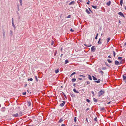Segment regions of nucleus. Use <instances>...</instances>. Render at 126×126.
<instances>
[{
    "mask_svg": "<svg viewBox=\"0 0 126 126\" xmlns=\"http://www.w3.org/2000/svg\"><path fill=\"white\" fill-rule=\"evenodd\" d=\"M105 93V91H103L102 90H101L98 92V96L99 97H100V96L103 94Z\"/></svg>",
    "mask_w": 126,
    "mask_h": 126,
    "instance_id": "1",
    "label": "nucleus"
},
{
    "mask_svg": "<svg viewBox=\"0 0 126 126\" xmlns=\"http://www.w3.org/2000/svg\"><path fill=\"white\" fill-rule=\"evenodd\" d=\"M96 49L95 48L94 46H93L91 48V51L94 52Z\"/></svg>",
    "mask_w": 126,
    "mask_h": 126,
    "instance_id": "2",
    "label": "nucleus"
},
{
    "mask_svg": "<svg viewBox=\"0 0 126 126\" xmlns=\"http://www.w3.org/2000/svg\"><path fill=\"white\" fill-rule=\"evenodd\" d=\"M118 14L120 16H121L123 17H125V16L123 15V13L121 12H119L118 13Z\"/></svg>",
    "mask_w": 126,
    "mask_h": 126,
    "instance_id": "3",
    "label": "nucleus"
},
{
    "mask_svg": "<svg viewBox=\"0 0 126 126\" xmlns=\"http://www.w3.org/2000/svg\"><path fill=\"white\" fill-rule=\"evenodd\" d=\"M115 65H117L119 64L120 63L118 61L116 60L115 61Z\"/></svg>",
    "mask_w": 126,
    "mask_h": 126,
    "instance_id": "4",
    "label": "nucleus"
},
{
    "mask_svg": "<svg viewBox=\"0 0 126 126\" xmlns=\"http://www.w3.org/2000/svg\"><path fill=\"white\" fill-rule=\"evenodd\" d=\"M12 116L13 117H17L19 116L18 113H16L15 114H14L12 115Z\"/></svg>",
    "mask_w": 126,
    "mask_h": 126,
    "instance_id": "5",
    "label": "nucleus"
},
{
    "mask_svg": "<svg viewBox=\"0 0 126 126\" xmlns=\"http://www.w3.org/2000/svg\"><path fill=\"white\" fill-rule=\"evenodd\" d=\"M62 102L63 103L60 104V106L62 107H63L64 106L65 103V102L64 101H63Z\"/></svg>",
    "mask_w": 126,
    "mask_h": 126,
    "instance_id": "6",
    "label": "nucleus"
},
{
    "mask_svg": "<svg viewBox=\"0 0 126 126\" xmlns=\"http://www.w3.org/2000/svg\"><path fill=\"white\" fill-rule=\"evenodd\" d=\"M19 117L20 116L22 115V112L21 111H20L18 113Z\"/></svg>",
    "mask_w": 126,
    "mask_h": 126,
    "instance_id": "7",
    "label": "nucleus"
},
{
    "mask_svg": "<svg viewBox=\"0 0 126 126\" xmlns=\"http://www.w3.org/2000/svg\"><path fill=\"white\" fill-rule=\"evenodd\" d=\"M105 110V109L104 108V107H103L102 108H100V111H103V112H104Z\"/></svg>",
    "mask_w": 126,
    "mask_h": 126,
    "instance_id": "8",
    "label": "nucleus"
},
{
    "mask_svg": "<svg viewBox=\"0 0 126 126\" xmlns=\"http://www.w3.org/2000/svg\"><path fill=\"white\" fill-rule=\"evenodd\" d=\"M111 3V1H110L108 2H107V5L108 6H109L110 5Z\"/></svg>",
    "mask_w": 126,
    "mask_h": 126,
    "instance_id": "9",
    "label": "nucleus"
},
{
    "mask_svg": "<svg viewBox=\"0 0 126 126\" xmlns=\"http://www.w3.org/2000/svg\"><path fill=\"white\" fill-rule=\"evenodd\" d=\"M75 3V2L74 1H72L69 3V5H71L72 4H74Z\"/></svg>",
    "mask_w": 126,
    "mask_h": 126,
    "instance_id": "10",
    "label": "nucleus"
},
{
    "mask_svg": "<svg viewBox=\"0 0 126 126\" xmlns=\"http://www.w3.org/2000/svg\"><path fill=\"white\" fill-rule=\"evenodd\" d=\"M3 37H3L4 38H5V32L4 31H3Z\"/></svg>",
    "mask_w": 126,
    "mask_h": 126,
    "instance_id": "11",
    "label": "nucleus"
},
{
    "mask_svg": "<svg viewBox=\"0 0 126 126\" xmlns=\"http://www.w3.org/2000/svg\"><path fill=\"white\" fill-rule=\"evenodd\" d=\"M31 103L29 101V102H28V103L27 104V105L29 107L31 106Z\"/></svg>",
    "mask_w": 126,
    "mask_h": 126,
    "instance_id": "12",
    "label": "nucleus"
},
{
    "mask_svg": "<svg viewBox=\"0 0 126 126\" xmlns=\"http://www.w3.org/2000/svg\"><path fill=\"white\" fill-rule=\"evenodd\" d=\"M88 78L90 80H92V79L91 76L89 75H88Z\"/></svg>",
    "mask_w": 126,
    "mask_h": 126,
    "instance_id": "13",
    "label": "nucleus"
},
{
    "mask_svg": "<svg viewBox=\"0 0 126 126\" xmlns=\"http://www.w3.org/2000/svg\"><path fill=\"white\" fill-rule=\"evenodd\" d=\"M84 45L85 46H86V47H91L92 46V45H91V44H90V45H87L86 44H85Z\"/></svg>",
    "mask_w": 126,
    "mask_h": 126,
    "instance_id": "14",
    "label": "nucleus"
},
{
    "mask_svg": "<svg viewBox=\"0 0 126 126\" xmlns=\"http://www.w3.org/2000/svg\"><path fill=\"white\" fill-rule=\"evenodd\" d=\"M73 90L74 91V92H75V93H79V92L78 91H76V89H74Z\"/></svg>",
    "mask_w": 126,
    "mask_h": 126,
    "instance_id": "15",
    "label": "nucleus"
},
{
    "mask_svg": "<svg viewBox=\"0 0 126 126\" xmlns=\"http://www.w3.org/2000/svg\"><path fill=\"white\" fill-rule=\"evenodd\" d=\"M99 73H100L102 75H103V74H104V72H103L102 71H99Z\"/></svg>",
    "mask_w": 126,
    "mask_h": 126,
    "instance_id": "16",
    "label": "nucleus"
},
{
    "mask_svg": "<svg viewBox=\"0 0 126 126\" xmlns=\"http://www.w3.org/2000/svg\"><path fill=\"white\" fill-rule=\"evenodd\" d=\"M70 95L72 97H75V95L71 93L70 94Z\"/></svg>",
    "mask_w": 126,
    "mask_h": 126,
    "instance_id": "17",
    "label": "nucleus"
},
{
    "mask_svg": "<svg viewBox=\"0 0 126 126\" xmlns=\"http://www.w3.org/2000/svg\"><path fill=\"white\" fill-rule=\"evenodd\" d=\"M86 12L88 14H90V12H89L87 9H86Z\"/></svg>",
    "mask_w": 126,
    "mask_h": 126,
    "instance_id": "18",
    "label": "nucleus"
},
{
    "mask_svg": "<svg viewBox=\"0 0 126 126\" xmlns=\"http://www.w3.org/2000/svg\"><path fill=\"white\" fill-rule=\"evenodd\" d=\"M92 77L93 78V79L94 80H96L97 79L94 76H93Z\"/></svg>",
    "mask_w": 126,
    "mask_h": 126,
    "instance_id": "19",
    "label": "nucleus"
},
{
    "mask_svg": "<svg viewBox=\"0 0 126 126\" xmlns=\"http://www.w3.org/2000/svg\"><path fill=\"white\" fill-rule=\"evenodd\" d=\"M121 61L120 62V63H122L124 62L125 61L124 59L122 60H121Z\"/></svg>",
    "mask_w": 126,
    "mask_h": 126,
    "instance_id": "20",
    "label": "nucleus"
},
{
    "mask_svg": "<svg viewBox=\"0 0 126 126\" xmlns=\"http://www.w3.org/2000/svg\"><path fill=\"white\" fill-rule=\"evenodd\" d=\"M123 80H125L126 79V76L123 75Z\"/></svg>",
    "mask_w": 126,
    "mask_h": 126,
    "instance_id": "21",
    "label": "nucleus"
},
{
    "mask_svg": "<svg viewBox=\"0 0 126 126\" xmlns=\"http://www.w3.org/2000/svg\"><path fill=\"white\" fill-rule=\"evenodd\" d=\"M123 2V0H120V4L121 6H122V5Z\"/></svg>",
    "mask_w": 126,
    "mask_h": 126,
    "instance_id": "22",
    "label": "nucleus"
},
{
    "mask_svg": "<svg viewBox=\"0 0 126 126\" xmlns=\"http://www.w3.org/2000/svg\"><path fill=\"white\" fill-rule=\"evenodd\" d=\"M94 101V102H97V100L94 98L93 99Z\"/></svg>",
    "mask_w": 126,
    "mask_h": 126,
    "instance_id": "23",
    "label": "nucleus"
},
{
    "mask_svg": "<svg viewBox=\"0 0 126 126\" xmlns=\"http://www.w3.org/2000/svg\"><path fill=\"white\" fill-rule=\"evenodd\" d=\"M100 40H101V38H100L99 39V41L98 42V44H101V43H102L100 41Z\"/></svg>",
    "mask_w": 126,
    "mask_h": 126,
    "instance_id": "24",
    "label": "nucleus"
},
{
    "mask_svg": "<svg viewBox=\"0 0 126 126\" xmlns=\"http://www.w3.org/2000/svg\"><path fill=\"white\" fill-rule=\"evenodd\" d=\"M92 6L93 7V8L94 9H95L97 8V6H94L93 5H92Z\"/></svg>",
    "mask_w": 126,
    "mask_h": 126,
    "instance_id": "25",
    "label": "nucleus"
},
{
    "mask_svg": "<svg viewBox=\"0 0 126 126\" xmlns=\"http://www.w3.org/2000/svg\"><path fill=\"white\" fill-rule=\"evenodd\" d=\"M100 79H98V80L95 81V82H96L97 83H98L100 82Z\"/></svg>",
    "mask_w": 126,
    "mask_h": 126,
    "instance_id": "26",
    "label": "nucleus"
},
{
    "mask_svg": "<svg viewBox=\"0 0 126 126\" xmlns=\"http://www.w3.org/2000/svg\"><path fill=\"white\" fill-rule=\"evenodd\" d=\"M12 24L14 28V29H15L16 28L14 24V22H12Z\"/></svg>",
    "mask_w": 126,
    "mask_h": 126,
    "instance_id": "27",
    "label": "nucleus"
},
{
    "mask_svg": "<svg viewBox=\"0 0 126 126\" xmlns=\"http://www.w3.org/2000/svg\"><path fill=\"white\" fill-rule=\"evenodd\" d=\"M1 110L2 111H5V108L4 107L2 108L1 109Z\"/></svg>",
    "mask_w": 126,
    "mask_h": 126,
    "instance_id": "28",
    "label": "nucleus"
},
{
    "mask_svg": "<svg viewBox=\"0 0 126 126\" xmlns=\"http://www.w3.org/2000/svg\"><path fill=\"white\" fill-rule=\"evenodd\" d=\"M59 72V70L58 69L56 70H55V72L56 73H58Z\"/></svg>",
    "mask_w": 126,
    "mask_h": 126,
    "instance_id": "29",
    "label": "nucleus"
},
{
    "mask_svg": "<svg viewBox=\"0 0 126 126\" xmlns=\"http://www.w3.org/2000/svg\"><path fill=\"white\" fill-rule=\"evenodd\" d=\"M107 61L109 63H111L112 62L109 59H108L107 60Z\"/></svg>",
    "mask_w": 126,
    "mask_h": 126,
    "instance_id": "30",
    "label": "nucleus"
},
{
    "mask_svg": "<svg viewBox=\"0 0 126 126\" xmlns=\"http://www.w3.org/2000/svg\"><path fill=\"white\" fill-rule=\"evenodd\" d=\"M63 121V120H62V119H61L59 121V123H61Z\"/></svg>",
    "mask_w": 126,
    "mask_h": 126,
    "instance_id": "31",
    "label": "nucleus"
},
{
    "mask_svg": "<svg viewBox=\"0 0 126 126\" xmlns=\"http://www.w3.org/2000/svg\"><path fill=\"white\" fill-rule=\"evenodd\" d=\"M69 62L67 60H66L65 61V64H66Z\"/></svg>",
    "mask_w": 126,
    "mask_h": 126,
    "instance_id": "32",
    "label": "nucleus"
},
{
    "mask_svg": "<svg viewBox=\"0 0 126 126\" xmlns=\"http://www.w3.org/2000/svg\"><path fill=\"white\" fill-rule=\"evenodd\" d=\"M76 79H72V81L73 82H74L76 80Z\"/></svg>",
    "mask_w": 126,
    "mask_h": 126,
    "instance_id": "33",
    "label": "nucleus"
},
{
    "mask_svg": "<svg viewBox=\"0 0 126 126\" xmlns=\"http://www.w3.org/2000/svg\"><path fill=\"white\" fill-rule=\"evenodd\" d=\"M86 101L87 102L89 103H90V101L88 99H86Z\"/></svg>",
    "mask_w": 126,
    "mask_h": 126,
    "instance_id": "34",
    "label": "nucleus"
},
{
    "mask_svg": "<svg viewBox=\"0 0 126 126\" xmlns=\"http://www.w3.org/2000/svg\"><path fill=\"white\" fill-rule=\"evenodd\" d=\"M28 81H32L33 80V79L32 78H30V79H28Z\"/></svg>",
    "mask_w": 126,
    "mask_h": 126,
    "instance_id": "35",
    "label": "nucleus"
},
{
    "mask_svg": "<svg viewBox=\"0 0 126 126\" xmlns=\"http://www.w3.org/2000/svg\"><path fill=\"white\" fill-rule=\"evenodd\" d=\"M107 43H108L110 40V37H109L107 39Z\"/></svg>",
    "mask_w": 126,
    "mask_h": 126,
    "instance_id": "36",
    "label": "nucleus"
},
{
    "mask_svg": "<svg viewBox=\"0 0 126 126\" xmlns=\"http://www.w3.org/2000/svg\"><path fill=\"white\" fill-rule=\"evenodd\" d=\"M113 56L114 57H115V55H116L115 52L114 51H113Z\"/></svg>",
    "mask_w": 126,
    "mask_h": 126,
    "instance_id": "37",
    "label": "nucleus"
},
{
    "mask_svg": "<svg viewBox=\"0 0 126 126\" xmlns=\"http://www.w3.org/2000/svg\"><path fill=\"white\" fill-rule=\"evenodd\" d=\"M22 0H19L20 4L21 6L22 5Z\"/></svg>",
    "mask_w": 126,
    "mask_h": 126,
    "instance_id": "38",
    "label": "nucleus"
},
{
    "mask_svg": "<svg viewBox=\"0 0 126 126\" xmlns=\"http://www.w3.org/2000/svg\"><path fill=\"white\" fill-rule=\"evenodd\" d=\"M122 57H119L118 58V59L120 60H122Z\"/></svg>",
    "mask_w": 126,
    "mask_h": 126,
    "instance_id": "39",
    "label": "nucleus"
},
{
    "mask_svg": "<svg viewBox=\"0 0 126 126\" xmlns=\"http://www.w3.org/2000/svg\"><path fill=\"white\" fill-rule=\"evenodd\" d=\"M10 34L11 35H12L13 34V32L12 30H11L10 31Z\"/></svg>",
    "mask_w": 126,
    "mask_h": 126,
    "instance_id": "40",
    "label": "nucleus"
},
{
    "mask_svg": "<svg viewBox=\"0 0 126 126\" xmlns=\"http://www.w3.org/2000/svg\"><path fill=\"white\" fill-rule=\"evenodd\" d=\"M77 117H76L74 118V121L75 122H76L77 121Z\"/></svg>",
    "mask_w": 126,
    "mask_h": 126,
    "instance_id": "41",
    "label": "nucleus"
},
{
    "mask_svg": "<svg viewBox=\"0 0 126 126\" xmlns=\"http://www.w3.org/2000/svg\"><path fill=\"white\" fill-rule=\"evenodd\" d=\"M97 119V117H96L94 119V120L95 121H96V122H97V119Z\"/></svg>",
    "mask_w": 126,
    "mask_h": 126,
    "instance_id": "42",
    "label": "nucleus"
},
{
    "mask_svg": "<svg viewBox=\"0 0 126 126\" xmlns=\"http://www.w3.org/2000/svg\"><path fill=\"white\" fill-rule=\"evenodd\" d=\"M63 94L64 95V96L65 97V98H67V97H66V95L63 92Z\"/></svg>",
    "mask_w": 126,
    "mask_h": 126,
    "instance_id": "43",
    "label": "nucleus"
},
{
    "mask_svg": "<svg viewBox=\"0 0 126 126\" xmlns=\"http://www.w3.org/2000/svg\"><path fill=\"white\" fill-rule=\"evenodd\" d=\"M76 74V73L75 72H73L72 74L70 76V77H71V76L73 75L74 74Z\"/></svg>",
    "mask_w": 126,
    "mask_h": 126,
    "instance_id": "44",
    "label": "nucleus"
},
{
    "mask_svg": "<svg viewBox=\"0 0 126 126\" xmlns=\"http://www.w3.org/2000/svg\"><path fill=\"white\" fill-rule=\"evenodd\" d=\"M102 70H105L106 69V67H102Z\"/></svg>",
    "mask_w": 126,
    "mask_h": 126,
    "instance_id": "45",
    "label": "nucleus"
},
{
    "mask_svg": "<svg viewBox=\"0 0 126 126\" xmlns=\"http://www.w3.org/2000/svg\"><path fill=\"white\" fill-rule=\"evenodd\" d=\"M79 76L80 77H85V76H83V75H80Z\"/></svg>",
    "mask_w": 126,
    "mask_h": 126,
    "instance_id": "46",
    "label": "nucleus"
},
{
    "mask_svg": "<svg viewBox=\"0 0 126 126\" xmlns=\"http://www.w3.org/2000/svg\"><path fill=\"white\" fill-rule=\"evenodd\" d=\"M35 77L36 81H38V79L36 76H35Z\"/></svg>",
    "mask_w": 126,
    "mask_h": 126,
    "instance_id": "47",
    "label": "nucleus"
},
{
    "mask_svg": "<svg viewBox=\"0 0 126 126\" xmlns=\"http://www.w3.org/2000/svg\"><path fill=\"white\" fill-rule=\"evenodd\" d=\"M93 94V95L94 96V92L93 91H92L91 92Z\"/></svg>",
    "mask_w": 126,
    "mask_h": 126,
    "instance_id": "48",
    "label": "nucleus"
},
{
    "mask_svg": "<svg viewBox=\"0 0 126 126\" xmlns=\"http://www.w3.org/2000/svg\"><path fill=\"white\" fill-rule=\"evenodd\" d=\"M70 31L72 32H73L74 31V30H73L72 28L71 29Z\"/></svg>",
    "mask_w": 126,
    "mask_h": 126,
    "instance_id": "49",
    "label": "nucleus"
},
{
    "mask_svg": "<svg viewBox=\"0 0 126 126\" xmlns=\"http://www.w3.org/2000/svg\"><path fill=\"white\" fill-rule=\"evenodd\" d=\"M87 84H89L90 83V82L89 81H87L86 82Z\"/></svg>",
    "mask_w": 126,
    "mask_h": 126,
    "instance_id": "50",
    "label": "nucleus"
},
{
    "mask_svg": "<svg viewBox=\"0 0 126 126\" xmlns=\"http://www.w3.org/2000/svg\"><path fill=\"white\" fill-rule=\"evenodd\" d=\"M106 65L108 67H109V64L106 63Z\"/></svg>",
    "mask_w": 126,
    "mask_h": 126,
    "instance_id": "51",
    "label": "nucleus"
},
{
    "mask_svg": "<svg viewBox=\"0 0 126 126\" xmlns=\"http://www.w3.org/2000/svg\"><path fill=\"white\" fill-rule=\"evenodd\" d=\"M90 1L89 0H88V1L86 3L88 4H89Z\"/></svg>",
    "mask_w": 126,
    "mask_h": 126,
    "instance_id": "52",
    "label": "nucleus"
},
{
    "mask_svg": "<svg viewBox=\"0 0 126 126\" xmlns=\"http://www.w3.org/2000/svg\"><path fill=\"white\" fill-rule=\"evenodd\" d=\"M26 94V92H23V93H22V94L23 95H25Z\"/></svg>",
    "mask_w": 126,
    "mask_h": 126,
    "instance_id": "53",
    "label": "nucleus"
},
{
    "mask_svg": "<svg viewBox=\"0 0 126 126\" xmlns=\"http://www.w3.org/2000/svg\"><path fill=\"white\" fill-rule=\"evenodd\" d=\"M88 8V9H89V10L92 13H93V12H92V11L91 10V9H90V8Z\"/></svg>",
    "mask_w": 126,
    "mask_h": 126,
    "instance_id": "54",
    "label": "nucleus"
},
{
    "mask_svg": "<svg viewBox=\"0 0 126 126\" xmlns=\"http://www.w3.org/2000/svg\"><path fill=\"white\" fill-rule=\"evenodd\" d=\"M71 17V15H69L67 17V18H70Z\"/></svg>",
    "mask_w": 126,
    "mask_h": 126,
    "instance_id": "55",
    "label": "nucleus"
},
{
    "mask_svg": "<svg viewBox=\"0 0 126 126\" xmlns=\"http://www.w3.org/2000/svg\"><path fill=\"white\" fill-rule=\"evenodd\" d=\"M89 108H87L86 109V111H87L88 110H89Z\"/></svg>",
    "mask_w": 126,
    "mask_h": 126,
    "instance_id": "56",
    "label": "nucleus"
},
{
    "mask_svg": "<svg viewBox=\"0 0 126 126\" xmlns=\"http://www.w3.org/2000/svg\"><path fill=\"white\" fill-rule=\"evenodd\" d=\"M79 80H82V78H79Z\"/></svg>",
    "mask_w": 126,
    "mask_h": 126,
    "instance_id": "57",
    "label": "nucleus"
},
{
    "mask_svg": "<svg viewBox=\"0 0 126 126\" xmlns=\"http://www.w3.org/2000/svg\"><path fill=\"white\" fill-rule=\"evenodd\" d=\"M12 22H14V19L13 18H12Z\"/></svg>",
    "mask_w": 126,
    "mask_h": 126,
    "instance_id": "58",
    "label": "nucleus"
},
{
    "mask_svg": "<svg viewBox=\"0 0 126 126\" xmlns=\"http://www.w3.org/2000/svg\"><path fill=\"white\" fill-rule=\"evenodd\" d=\"M61 126H65V125L64 124H63Z\"/></svg>",
    "mask_w": 126,
    "mask_h": 126,
    "instance_id": "59",
    "label": "nucleus"
},
{
    "mask_svg": "<svg viewBox=\"0 0 126 126\" xmlns=\"http://www.w3.org/2000/svg\"><path fill=\"white\" fill-rule=\"evenodd\" d=\"M110 102H110V101L109 102H108V103H107V104H110Z\"/></svg>",
    "mask_w": 126,
    "mask_h": 126,
    "instance_id": "60",
    "label": "nucleus"
},
{
    "mask_svg": "<svg viewBox=\"0 0 126 126\" xmlns=\"http://www.w3.org/2000/svg\"><path fill=\"white\" fill-rule=\"evenodd\" d=\"M108 57L109 58H111V57L110 56H108Z\"/></svg>",
    "mask_w": 126,
    "mask_h": 126,
    "instance_id": "61",
    "label": "nucleus"
},
{
    "mask_svg": "<svg viewBox=\"0 0 126 126\" xmlns=\"http://www.w3.org/2000/svg\"><path fill=\"white\" fill-rule=\"evenodd\" d=\"M97 36H96L95 38V39H97Z\"/></svg>",
    "mask_w": 126,
    "mask_h": 126,
    "instance_id": "62",
    "label": "nucleus"
},
{
    "mask_svg": "<svg viewBox=\"0 0 126 126\" xmlns=\"http://www.w3.org/2000/svg\"><path fill=\"white\" fill-rule=\"evenodd\" d=\"M108 98V100H110V98L109 97H108V98Z\"/></svg>",
    "mask_w": 126,
    "mask_h": 126,
    "instance_id": "63",
    "label": "nucleus"
},
{
    "mask_svg": "<svg viewBox=\"0 0 126 126\" xmlns=\"http://www.w3.org/2000/svg\"><path fill=\"white\" fill-rule=\"evenodd\" d=\"M76 84H75V83H74V84H73V86H75V85H76Z\"/></svg>",
    "mask_w": 126,
    "mask_h": 126,
    "instance_id": "64",
    "label": "nucleus"
}]
</instances>
